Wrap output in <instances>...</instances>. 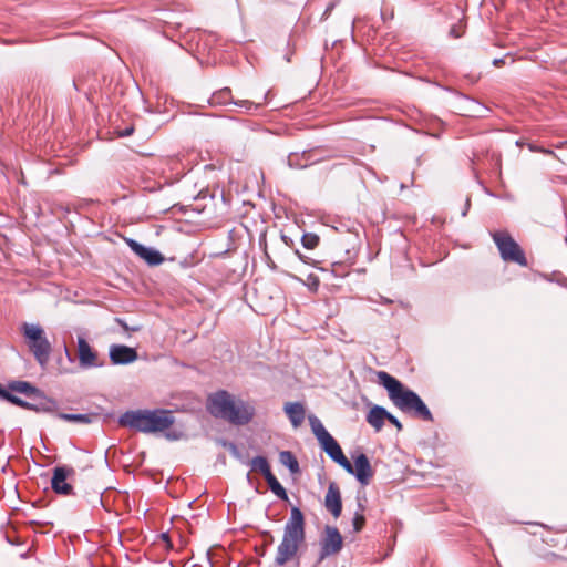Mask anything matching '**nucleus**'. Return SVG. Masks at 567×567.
I'll return each mask as SVG.
<instances>
[{
  "instance_id": "nucleus-1",
  "label": "nucleus",
  "mask_w": 567,
  "mask_h": 567,
  "mask_svg": "<svg viewBox=\"0 0 567 567\" xmlns=\"http://www.w3.org/2000/svg\"><path fill=\"white\" fill-rule=\"evenodd\" d=\"M377 377L379 383L386 389L390 400L399 410L423 421H433L431 411L416 392L405 388L398 379L385 371H378Z\"/></svg>"
},
{
  "instance_id": "nucleus-40",
  "label": "nucleus",
  "mask_w": 567,
  "mask_h": 567,
  "mask_svg": "<svg viewBox=\"0 0 567 567\" xmlns=\"http://www.w3.org/2000/svg\"><path fill=\"white\" fill-rule=\"evenodd\" d=\"M161 537H162V539H163V540H165V542H169V536H168V534H167V533H163V534L161 535Z\"/></svg>"
},
{
  "instance_id": "nucleus-27",
  "label": "nucleus",
  "mask_w": 567,
  "mask_h": 567,
  "mask_svg": "<svg viewBox=\"0 0 567 567\" xmlns=\"http://www.w3.org/2000/svg\"><path fill=\"white\" fill-rule=\"evenodd\" d=\"M320 241V238L317 234L306 233L301 237V244L306 249H315Z\"/></svg>"
},
{
  "instance_id": "nucleus-31",
  "label": "nucleus",
  "mask_w": 567,
  "mask_h": 567,
  "mask_svg": "<svg viewBox=\"0 0 567 567\" xmlns=\"http://www.w3.org/2000/svg\"><path fill=\"white\" fill-rule=\"evenodd\" d=\"M542 558L545 559V560H548V561H553V560L558 559L560 557L557 554H555V553L548 551L545 555H543Z\"/></svg>"
},
{
  "instance_id": "nucleus-17",
  "label": "nucleus",
  "mask_w": 567,
  "mask_h": 567,
  "mask_svg": "<svg viewBox=\"0 0 567 567\" xmlns=\"http://www.w3.org/2000/svg\"><path fill=\"white\" fill-rule=\"evenodd\" d=\"M388 417V411L385 408L380 405H374L367 415V422L375 429V431H381L384 425V421Z\"/></svg>"
},
{
  "instance_id": "nucleus-30",
  "label": "nucleus",
  "mask_w": 567,
  "mask_h": 567,
  "mask_svg": "<svg viewBox=\"0 0 567 567\" xmlns=\"http://www.w3.org/2000/svg\"><path fill=\"white\" fill-rule=\"evenodd\" d=\"M165 436L171 441H176L183 436V433L181 431H168L165 433Z\"/></svg>"
},
{
  "instance_id": "nucleus-15",
  "label": "nucleus",
  "mask_w": 567,
  "mask_h": 567,
  "mask_svg": "<svg viewBox=\"0 0 567 567\" xmlns=\"http://www.w3.org/2000/svg\"><path fill=\"white\" fill-rule=\"evenodd\" d=\"M318 159L312 158L311 151H305L301 154L290 153L287 157L288 166L293 169L306 168L309 165L316 163Z\"/></svg>"
},
{
  "instance_id": "nucleus-22",
  "label": "nucleus",
  "mask_w": 567,
  "mask_h": 567,
  "mask_svg": "<svg viewBox=\"0 0 567 567\" xmlns=\"http://www.w3.org/2000/svg\"><path fill=\"white\" fill-rule=\"evenodd\" d=\"M320 270L323 272H330L336 278H344L350 272V266L344 262L337 261L330 265V269L320 268Z\"/></svg>"
},
{
  "instance_id": "nucleus-16",
  "label": "nucleus",
  "mask_w": 567,
  "mask_h": 567,
  "mask_svg": "<svg viewBox=\"0 0 567 567\" xmlns=\"http://www.w3.org/2000/svg\"><path fill=\"white\" fill-rule=\"evenodd\" d=\"M284 411L286 412L293 427H298L302 424L306 411L301 403L287 402L284 406Z\"/></svg>"
},
{
  "instance_id": "nucleus-32",
  "label": "nucleus",
  "mask_w": 567,
  "mask_h": 567,
  "mask_svg": "<svg viewBox=\"0 0 567 567\" xmlns=\"http://www.w3.org/2000/svg\"><path fill=\"white\" fill-rule=\"evenodd\" d=\"M342 468H344L349 474H354V466L348 461Z\"/></svg>"
},
{
  "instance_id": "nucleus-35",
  "label": "nucleus",
  "mask_w": 567,
  "mask_h": 567,
  "mask_svg": "<svg viewBox=\"0 0 567 567\" xmlns=\"http://www.w3.org/2000/svg\"><path fill=\"white\" fill-rule=\"evenodd\" d=\"M528 147H529V150H530V151H534V152H543V153H546V154H547V153H548V154H549V153H551L550 151H546V150H544V148L536 147V146H535V145H533V144H529V145H528Z\"/></svg>"
},
{
  "instance_id": "nucleus-43",
  "label": "nucleus",
  "mask_w": 567,
  "mask_h": 567,
  "mask_svg": "<svg viewBox=\"0 0 567 567\" xmlns=\"http://www.w3.org/2000/svg\"><path fill=\"white\" fill-rule=\"evenodd\" d=\"M467 210H468V209H466V206H465V207H463V213H462V215H463V216H465V215L467 214Z\"/></svg>"
},
{
  "instance_id": "nucleus-37",
  "label": "nucleus",
  "mask_w": 567,
  "mask_h": 567,
  "mask_svg": "<svg viewBox=\"0 0 567 567\" xmlns=\"http://www.w3.org/2000/svg\"><path fill=\"white\" fill-rule=\"evenodd\" d=\"M504 63H505V62H504V59H495V60L493 61V64H494L495 66H501V65H503Z\"/></svg>"
},
{
  "instance_id": "nucleus-13",
  "label": "nucleus",
  "mask_w": 567,
  "mask_h": 567,
  "mask_svg": "<svg viewBox=\"0 0 567 567\" xmlns=\"http://www.w3.org/2000/svg\"><path fill=\"white\" fill-rule=\"evenodd\" d=\"M324 507L332 514L334 518H338L342 512V499L340 488L337 483L331 482L328 486V491L324 497Z\"/></svg>"
},
{
  "instance_id": "nucleus-24",
  "label": "nucleus",
  "mask_w": 567,
  "mask_h": 567,
  "mask_svg": "<svg viewBox=\"0 0 567 567\" xmlns=\"http://www.w3.org/2000/svg\"><path fill=\"white\" fill-rule=\"evenodd\" d=\"M321 447L333 461H336L343 453L340 445L333 437H330L328 441L321 444Z\"/></svg>"
},
{
  "instance_id": "nucleus-6",
  "label": "nucleus",
  "mask_w": 567,
  "mask_h": 567,
  "mask_svg": "<svg viewBox=\"0 0 567 567\" xmlns=\"http://www.w3.org/2000/svg\"><path fill=\"white\" fill-rule=\"evenodd\" d=\"M20 331L25 338L29 350L33 354L35 361L41 367L47 365L50 360L52 348L42 327L24 322L22 323Z\"/></svg>"
},
{
  "instance_id": "nucleus-42",
  "label": "nucleus",
  "mask_w": 567,
  "mask_h": 567,
  "mask_svg": "<svg viewBox=\"0 0 567 567\" xmlns=\"http://www.w3.org/2000/svg\"><path fill=\"white\" fill-rule=\"evenodd\" d=\"M451 33L454 34V37H458V34H455L456 33V30H454V28L451 29Z\"/></svg>"
},
{
  "instance_id": "nucleus-33",
  "label": "nucleus",
  "mask_w": 567,
  "mask_h": 567,
  "mask_svg": "<svg viewBox=\"0 0 567 567\" xmlns=\"http://www.w3.org/2000/svg\"><path fill=\"white\" fill-rule=\"evenodd\" d=\"M349 460L342 453L334 462L338 463L342 467Z\"/></svg>"
},
{
  "instance_id": "nucleus-36",
  "label": "nucleus",
  "mask_w": 567,
  "mask_h": 567,
  "mask_svg": "<svg viewBox=\"0 0 567 567\" xmlns=\"http://www.w3.org/2000/svg\"><path fill=\"white\" fill-rule=\"evenodd\" d=\"M296 255L298 256V258L303 261V262H308L307 260V257L305 255H302L299 250H296Z\"/></svg>"
},
{
  "instance_id": "nucleus-7",
  "label": "nucleus",
  "mask_w": 567,
  "mask_h": 567,
  "mask_svg": "<svg viewBox=\"0 0 567 567\" xmlns=\"http://www.w3.org/2000/svg\"><path fill=\"white\" fill-rule=\"evenodd\" d=\"M493 241L495 243L501 258L507 262H515L522 267H527L528 261L525 256L524 250L516 243V240L511 236L509 233L505 230L494 231L491 234Z\"/></svg>"
},
{
  "instance_id": "nucleus-11",
  "label": "nucleus",
  "mask_w": 567,
  "mask_h": 567,
  "mask_svg": "<svg viewBox=\"0 0 567 567\" xmlns=\"http://www.w3.org/2000/svg\"><path fill=\"white\" fill-rule=\"evenodd\" d=\"M110 360L115 365L128 364L137 360V352L134 348L124 344H112L109 351Z\"/></svg>"
},
{
  "instance_id": "nucleus-29",
  "label": "nucleus",
  "mask_w": 567,
  "mask_h": 567,
  "mask_svg": "<svg viewBox=\"0 0 567 567\" xmlns=\"http://www.w3.org/2000/svg\"><path fill=\"white\" fill-rule=\"evenodd\" d=\"M386 420L393 424L398 431H402L403 426H402V423L399 421V419L396 416H394L393 414H391L390 412H388V417Z\"/></svg>"
},
{
  "instance_id": "nucleus-20",
  "label": "nucleus",
  "mask_w": 567,
  "mask_h": 567,
  "mask_svg": "<svg viewBox=\"0 0 567 567\" xmlns=\"http://www.w3.org/2000/svg\"><path fill=\"white\" fill-rule=\"evenodd\" d=\"M279 461L284 466L288 467L292 474L300 472L299 463L292 452H290V451L280 452Z\"/></svg>"
},
{
  "instance_id": "nucleus-41",
  "label": "nucleus",
  "mask_w": 567,
  "mask_h": 567,
  "mask_svg": "<svg viewBox=\"0 0 567 567\" xmlns=\"http://www.w3.org/2000/svg\"><path fill=\"white\" fill-rule=\"evenodd\" d=\"M465 206H466V209H468V208H470V206H471L470 198H467V199H466Z\"/></svg>"
},
{
  "instance_id": "nucleus-25",
  "label": "nucleus",
  "mask_w": 567,
  "mask_h": 567,
  "mask_svg": "<svg viewBox=\"0 0 567 567\" xmlns=\"http://www.w3.org/2000/svg\"><path fill=\"white\" fill-rule=\"evenodd\" d=\"M252 470L259 471L264 477L271 474L269 463L265 456H256L251 461Z\"/></svg>"
},
{
  "instance_id": "nucleus-23",
  "label": "nucleus",
  "mask_w": 567,
  "mask_h": 567,
  "mask_svg": "<svg viewBox=\"0 0 567 567\" xmlns=\"http://www.w3.org/2000/svg\"><path fill=\"white\" fill-rule=\"evenodd\" d=\"M231 102L230 89L225 87L218 92H215L210 99L209 103L212 105H227Z\"/></svg>"
},
{
  "instance_id": "nucleus-9",
  "label": "nucleus",
  "mask_w": 567,
  "mask_h": 567,
  "mask_svg": "<svg viewBox=\"0 0 567 567\" xmlns=\"http://www.w3.org/2000/svg\"><path fill=\"white\" fill-rule=\"evenodd\" d=\"M343 538L339 529L334 526L327 525L324 535L320 540L319 559L322 560L329 556L338 554L342 549Z\"/></svg>"
},
{
  "instance_id": "nucleus-19",
  "label": "nucleus",
  "mask_w": 567,
  "mask_h": 567,
  "mask_svg": "<svg viewBox=\"0 0 567 567\" xmlns=\"http://www.w3.org/2000/svg\"><path fill=\"white\" fill-rule=\"evenodd\" d=\"M271 492L281 501H288V494L285 487L279 483L276 476L271 473L265 477Z\"/></svg>"
},
{
  "instance_id": "nucleus-28",
  "label": "nucleus",
  "mask_w": 567,
  "mask_h": 567,
  "mask_svg": "<svg viewBox=\"0 0 567 567\" xmlns=\"http://www.w3.org/2000/svg\"><path fill=\"white\" fill-rule=\"evenodd\" d=\"M266 100H267V94L264 96V102L262 103H254L251 101H248V100H241V101H238V102H234L235 105H238L240 107H245L247 110H251V109H259L262 104L266 103Z\"/></svg>"
},
{
  "instance_id": "nucleus-26",
  "label": "nucleus",
  "mask_w": 567,
  "mask_h": 567,
  "mask_svg": "<svg viewBox=\"0 0 567 567\" xmlns=\"http://www.w3.org/2000/svg\"><path fill=\"white\" fill-rule=\"evenodd\" d=\"M364 506L361 503H358V511L354 513L352 519L353 532L359 533L365 525V517L363 515Z\"/></svg>"
},
{
  "instance_id": "nucleus-10",
  "label": "nucleus",
  "mask_w": 567,
  "mask_h": 567,
  "mask_svg": "<svg viewBox=\"0 0 567 567\" xmlns=\"http://www.w3.org/2000/svg\"><path fill=\"white\" fill-rule=\"evenodd\" d=\"M78 355L81 368H96L104 364L103 361H99L97 353L91 348L89 342L83 337L78 338Z\"/></svg>"
},
{
  "instance_id": "nucleus-8",
  "label": "nucleus",
  "mask_w": 567,
  "mask_h": 567,
  "mask_svg": "<svg viewBox=\"0 0 567 567\" xmlns=\"http://www.w3.org/2000/svg\"><path fill=\"white\" fill-rule=\"evenodd\" d=\"M74 475L75 470L71 466H55L51 478V488L53 492L63 496L74 495L73 486L68 483V480L72 478Z\"/></svg>"
},
{
  "instance_id": "nucleus-3",
  "label": "nucleus",
  "mask_w": 567,
  "mask_h": 567,
  "mask_svg": "<svg viewBox=\"0 0 567 567\" xmlns=\"http://www.w3.org/2000/svg\"><path fill=\"white\" fill-rule=\"evenodd\" d=\"M206 408L214 417L223 419L235 425H246L255 415L252 405L241 400H235L226 390L209 394Z\"/></svg>"
},
{
  "instance_id": "nucleus-4",
  "label": "nucleus",
  "mask_w": 567,
  "mask_h": 567,
  "mask_svg": "<svg viewBox=\"0 0 567 567\" xmlns=\"http://www.w3.org/2000/svg\"><path fill=\"white\" fill-rule=\"evenodd\" d=\"M174 423L173 412L165 409L128 410L118 417L121 426L146 434L164 432L169 430Z\"/></svg>"
},
{
  "instance_id": "nucleus-5",
  "label": "nucleus",
  "mask_w": 567,
  "mask_h": 567,
  "mask_svg": "<svg viewBox=\"0 0 567 567\" xmlns=\"http://www.w3.org/2000/svg\"><path fill=\"white\" fill-rule=\"evenodd\" d=\"M306 539L305 516L299 507H292L284 528L282 540L277 548L275 563L284 566L292 560Z\"/></svg>"
},
{
  "instance_id": "nucleus-34",
  "label": "nucleus",
  "mask_w": 567,
  "mask_h": 567,
  "mask_svg": "<svg viewBox=\"0 0 567 567\" xmlns=\"http://www.w3.org/2000/svg\"><path fill=\"white\" fill-rule=\"evenodd\" d=\"M133 132H134L133 126H130V127L125 128L123 132H121V134H120V135H121V136H123V137H125V136H130V135H132V134H133Z\"/></svg>"
},
{
  "instance_id": "nucleus-44",
  "label": "nucleus",
  "mask_w": 567,
  "mask_h": 567,
  "mask_svg": "<svg viewBox=\"0 0 567 567\" xmlns=\"http://www.w3.org/2000/svg\"><path fill=\"white\" fill-rule=\"evenodd\" d=\"M315 285H316V287L319 285V281L317 280V278H315Z\"/></svg>"
},
{
  "instance_id": "nucleus-18",
  "label": "nucleus",
  "mask_w": 567,
  "mask_h": 567,
  "mask_svg": "<svg viewBox=\"0 0 567 567\" xmlns=\"http://www.w3.org/2000/svg\"><path fill=\"white\" fill-rule=\"evenodd\" d=\"M309 422L311 425V430L317 440L319 441L320 445L328 441L330 437H332V435L326 430V427L317 416H309Z\"/></svg>"
},
{
  "instance_id": "nucleus-14",
  "label": "nucleus",
  "mask_w": 567,
  "mask_h": 567,
  "mask_svg": "<svg viewBox=\"0 0 567 567\" xmlns=\"http://www.w3.org/2000/svg\"><path fill=\"white\" fill-rule=\"evenodd\" d=\"M373 470L368 456L360 453L354 457V476L362 485H368L373 477Z\"/></svg>"
},
{
  "instance_id": "nucleus-21",
  "label": "nucleus",
  "mask_w": 567,
  "mask_h": 567,
  "mask_svg": "<svg viewBox=\"0 0 567 567\" xmlns=\"http://www.w3.org/2000/svg\"><path fill=\"white\" fill-rule=\"evenodd\" d=\"M56 416L63 421L66 422H76V423H83L89 424L93 421L94 414H73V413H64L59 412Z\"/></svg>"
},
{
  "instance_id": "nucleus-39",
  "label": "nucleus",
  "mask_w": 567,
  "mask_h": 567,
  "mask_svg": "<svg viewBox=\"0 0 567 567\" xmlns=\"http://www.w3.org/2000/svg\"><path fill=\"white\" fill-rule=\"evenodd\" d=\"M116 321H117V322H118V323H120V324H121L125 330H127V329H128L127 324H126L122 319L117 318V319H116Z\"/></svg>"
},
{
  "instance_id": "nucleus-2",
  "label": "nucleus",
  "mask_w": 567,
  "mask_h": 567,
  "mask_svg": "<svg viewBox=\"0 0 567 567\" xmlns=\"http://www.w3.org/2000/svg\"><path fill=\"white\" fill-rule=\"evenodd\" d=\"M0 398L22 409L37 413H54L58 402L45 395L28 381H11L8 389L0 391Z\"/></svg>"
},
{
  "instance_id": "nucleus-38",
  "label": "nucleus",
  "mask_w": 567,
  "mask_h": 567,
  "mask_svg": "<svg viewBox=\"0 0 567 567\" xmlns=\"http://www.w3.org/2000/svg\"><path fill=\"white\" fill-rule=\"evenodd\" d=\"M229 450L233 454H237V446L234 443H229Z\"/></svg>"
},
{
  "instance_id": "nucleus-12",
  "label": "nucleus",
  "mask_w": 567,
  "mask_h": 567,
  "mask_svg": "<svg viewBox=\"0 0 567 567\" xmlns=\"http://www.w3.org/2000/svg\"><path fill=\"white\" fill-rule=\"evenodd\" d=\"M130 248L142 259H144L150 266H157L164 261L163 255L153 248L145 247L134 239H127Z\"/></svg>"
},
{
  "instance_id": "nucleus-45",
  "label": "nucleus",
  "mask_w": 567,
  "mask_h": 567,
  "mask_svg": "<svg viewBox=\"0 0 567 567\" xmlns=\"http://www.w3.org/2000/svg\"><path fill=\"white\" fill-rule=\"evenodd\" d=\"M1 390H6V389L0 384V391H1Z\"/></svg>"
}]
</instances>
